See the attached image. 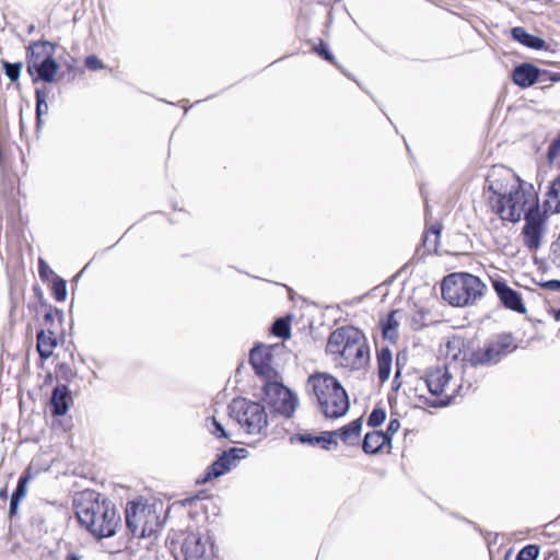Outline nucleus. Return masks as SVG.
<instances>
[{
	"label": "nucleus",
	"instance_id": "f257e3e1",
	"mask_svg": "<svg viewBox=\"0 0 560 560\" xmlns=\"http://www.w3.org/2000/svg\"><path fill=\"white\" fill-rule=\"evenodd\" d=\"M487 207L503 223L522 219L521 240L525 248L536 252L548 232L549 214L540 205L539 192L532 183L506 167H493L487 178Z\"/></svg>",
	"mask_w": 560,
	"mask_h": 560
},
{
	"label": "nucleus",
	"instance_id": "f03ea898",
	"mask_svg": "<svg viewBox=\"0 0 560 560\" xmlns=\"http://www.w3.org/2000/svg\"><path fill=\"white\" fill-rule=\"evenodd\" d=\"M75 516L80 526L96 539L115 536L121 524L116 505L95 490H84L79 494Z\"/></svg>",
	"mask_w": 560,
	"mask_h": 560
},
{
	"label": "nucleus",
	"instance_id": "7ed1b4c3",
	"mask_svg": "<svg viewBox=\"0 0 560 560\" xmlns=\"http://www.w3.org/2000/svg\"><path fill=\"white\" fill-rule=\"evenodd\" d=\"M326 353L338 366L350 372L362 371L370 365L368 338L361 329L352 325L338 327L330 332Z\"/></svg>",
	"mask_w": 560,
	"mask_h": 560
},
{
	"label": "nucleus",
	"instance_id": "20e7f679",
	"mask_svg": "<svg viewBox=\"0 0 560 560\" xmlns=\"http://www.w3.org/2000/svg\"><path fill=\"white\" fill-rule=\"evenodd\" d=\"M306 385L326 418L337 419L346 415L350 407L349 396L336 376L315 372L308 376Z\"/></svg>",
	"mask_w": 560,
	"mask_h": 560
},
{
	"label": "nucleus",
	"instance_id": "39448f33",
	"mask_svg": "<svg viewBox=\"0 0 560 560\" xmlns=\"http://www.w3.org/2000/svg\"><path fill=\"white\" fill-rule=\"evenodd\" d=\"M448 364L431 368L424 376V384L433 397V407L450 405L457 396L465 395L472 388V383L463 380V373Z\"/></svg>",
	"mask_w": 560,
	"mask_h": 560
},
{
	"label": "nucleus",
	"instance_id": "423d86ee",
	"mask_svg": "<svg viewBox=\"0 0 560 560\" xmlns=\"http://www.w3.org/2000/svg\"><path fill=\"white\" fill-rule=\"evenodd\" d=\"M487 285L469 272H452L441 283V294L445 302L455 307L471 306L486 293Z\"/></svg>",
	"mask_w": 560,
	"mask_h": 560
},
{
	"label": "nucleus",
	"instance_id": "0eeeda50",
	"mask_svg": "<svg viewBox=\"0 0 560 560\" xmlns=\"http://www.w3.org/2000/svg\"><path fill=\"white\" fill-rule=\"evenodd\" d=\"M56 46L48 40H35L26 47L27 73L33 82L56 81L59 63L55 59Z\"/></svg>",
	"mask_w": 560,
	"mask_h": 560
},
{
	"label": "nucleus",
	"instance_id": "6e6552de",
	"mask_svg": "<svg viewBox=\"0 0 560 560\" xmlns=\"http://www.w3.org/2000/svg\"><path fill=\"white\" fill-rule=\"evenodd\" d=\"M230 416L248 434H261L267 431L268 415L260 402L250 401L245 398H235L229 406Z\"/></svg>",
	"mask_w": 560,
	"mask_h": 560
},
{
	"label": "nucleus",
	"instance_id": "1a4fd4ad",
	"mask_svg": "<svg viewBox=\"0 0 560 560\" xmlns=\"http://www.w3.org/2000/svg\"><path fill=\"white\" fill-rule=\"evenodd\" d=\"M126 524L132 536L138 538L154 536L162 527L155 508L137 502L127 504Z\"/></svg>",
	"mask_w": 560,
	"mask_h": 560
},
{
	"label": "nucleus",
	"instance_id": "9d476101",
	"mask_svg": "<svg viewBox=\"0 0 560 560\" xmlns=\"http://www.w3.org/2000/svg\"><path fill=\"white\" fill-rule=\"evenodd\" d=\"M278 378L266 380L264 399L276 412L290 418L298 407V398Z\"/></svg>",
	"mask_w": 560,
	"mask_h": 560
},
{
	"label": "nucleus",
	"instance_id": "9b49d317",
	"mask_svg": "<svg viewBox=\"0 0 560 560\" xmlns=\"http://www.w3.org/2000/svg\"><path fill=\"white\" fill-rule=\"evenodd\" d=\"M517 348L512 334H499L489 339L483 347L477 348L475 362L479 365H490L500 362Z\"/></svg>",
	"mask_w": 560,
	"mask_h": 560
},
{
	"label": "nucleus",
	"instance_id": "f8f14e48",
	"mask_svg": "<svg viewBox=\"0 0 560 560\" xmlns=\"http://www.w3.org/2000/svg\"><path fill=\"white\" fill-rule=\"evenodd\" d=\"M183 560H214L213 544L198 533H183L179 540Z\"/></svg>",
	"mask_w": 560,
	"mask_h": 560
},
{
	"label": "nucleus",
	"instance_id": "ddd939ff",
	"mask_svg": "<svg viewBox=\"0 0 560 560\" xmlns=\"http://www.w3.org/2000/svg\"><path fill=\"white\" fill-rule=\"evenodd\" d=\"M491 285L505 308L522 315L527 313L521 293L511 288L502 277L491 278Z\"/></svg>",
	"mask_w": 560,
	"mask_h": 560
},
{
	"label": "nucleus",
	"instance_id": "4468645a",
	"mask_svg": "<svg viewBox=\"0 0 560 560\" xmlns=\"http://www.w3.org/2000/svg\"><path fill=\"white\" fill-rule=\"evenodd\" d=\"M477 349H474L472 341L463 336H453L446 342L445 355L454 361H460L464 366L477 368L475 362Z\"/></svg>",
	"mask_w": 560,
	"mask_h": 560
},
{
	"label": "nucleus",
	"instance_id": "2eb2a0df",
	"mask_svg": "<svg viewBox=\"0 0 560 560\" xmlns=\"http://www.w3.org/2000/svg\"><path fill=\"white\" fill-rule=\"evenodd\" d=\"M273 347L259 345L252 349L249 363L257 375L266 380L278 377V372L272 368Z\"/></svg>",
	"mask_w": 560,
	"mask_h": 560
},
{
	"label": "nucleus",
	"instance_id": "dca6fc26",
	"mask_svg": "<svg viewBox=\"0 0 560 560\" xmlns=\"http://www.w3.org/2000/svg\"><path fill=\"white\" fill-rule=\"evenodd\" d=\"M233 452L234 450L224 452L217 460L209 465L203 475L197 479V483L209 482L228 472L236 459V457L232 455Z\"/></svg>",
	"mask_w": 560,
	"mask_h": 560
},
{
	"label": "nucleus",
	"instance_id": "f3484780",
	"mask_svg": "<svg viewBox=\"0 0 560 560\" xmlns=\"http://www.w3.org/2000/svg\"><path fill=\"white\" fill-rule=\"evenodd\" d=\"M544 74L545 73H541V70L533 63L524 62L514 68L512 81L517 86L526 89L537 83Z\"/></svg>",
	"mask_w": 560,
	"mask_h": 560
},
{
	"label": "nucleus",
	"instance_id": "a211bd4d",
	"mask_svg": "<svg viewBox=\"0 0 560 560\" xmlns=\"http://www.w3.org/2000/svg\"><path fill=\"white\" fill-rule=\"evenodd\" d=\"M392 442L383 431L368 432L362 441V450L368 455H375L377 453H390Z\"/></svg>",
	"mask_w": 560,
	"mask_h": 560
},
{
	"label": "nucleus",
	"instance_id": "6ab92c4d",
	"mask_svg": "<svg viewBox=\"0 0 560 560\" xmlns=\"http://www.w3.org/2000/svg\"><path fill=\"white\" fill-rule=\"evenodd\" d=\"M363 420L362 418H358L343 425L339 430L329 431V433L334 434V440L337 442V438L348 446H357L360 443L361 431H362Z\"/></svg>",
	"mask_w": 560,
	"mask_h": 560
},
{
	"label": "nucleus",
	"instance_id": "aec40b11",
	"mask_svg": "<svg viewBox=\"0 0 560 560\" xmlns=\"http://www.w3.org/2000/svg\"><path fill=\"white\" fill-rule=\"evenodd\" d=\"M59 343V336L56 331H37L36 350L42 362L52 357Z\"/></svg>",
	"mask_w": 560,
	"mask_h": 560
},
{
	"label": "nucleus",
	"instance_id": "412c9836",
	"mask_svg": "<svg viewBox=\"0 0 560 560\" xmlns=\"http://www.w3.org/2000/svg\"><path fill=\"white\" fill-rule=\"evenodd\" d=\"M335 433L329 431L323 432L320 435H313L312 433H299L291 438V441H298L302 444H308L311 446H319L323 450H330L331 445H336L337 442L334 440Z\"/></svg>",
	"mask_w": 560,
	"mask_h": 560
},
{
	"label": "nucleus",
	"instance_id": "4be33fe9",
	"mask_svg": "<svg viewBox=\"0 0 560 560\" xmlns=\"http://www.w3.org/2000/svg\"><path fill=\"white\" fill-rule=\"evenodd\" d=\"M400 313V310H393L384 318L380 319L382 337L386 340H389L392 343H396L399 338V320L397 316Z\"/></svg>",
	"mask_w": 560,
	"mask_h": 560
},
{
	"label": "nucleus",
	"instance_id": "5701e85b",
	"mask_svg": "<svg viewBox=\"0 0 560 560\" xmlns=\"http://www.w3.org/2000/svg\"><path fill=\"white\" fill-rule=\"evenodd\" d=\"M72 400L67 385H59L52 390L50 398L51 412L54 416H63L69 409V402Z\"/></svg>",
	"mask_w": 560,
	"mask_h": 560
},
{
	"label": "nucleus",
	"instance_id": "b1692460",
	"mask_svg": "<svg viewBox=\"0 0 560 560\" xmlns=\"http://www.w3.org/2000/svg\"><path fill=\"white\" fill-rule=\"evenodd\" d=\"M377 377L380 383H385L390 375L393 353L389 348L383 347L376 351Z\"/></svg>",
	"mask_w": 560,
	"mask_h": 560
},
{
	"label": "nucleus",
	"instance_id": "393cba45",
	"mask_svg": "<svg viewBox=\"0 0 560 560\" xmlns=\"http://www.w3.org/2000/svg\"><path fill=\"white\" fill-rule=\"evenodd\" d=\"M511 35L516 42L536 50L542 49L546 45V42L541 37L527 33V31L522 26L513 27Z\"/></svg>",
	"mask_w": 560,
	"mask_h": 560
},
{
	"label": "nucleus",
	"instance_id": "a878e982",
	"mask_svg": "<svg viewBox=\"0 0 560 560\" xmlns=\"http://www.w3.org/2000/svg\"><path fill=\"white\" fill-rule=\"evenodd\" d=\"M32 479L30 469H26L24 474L19 478L16 489L12 493L10 501V515H14L18 511L19 503L23 499L27 491V483Z\"/></svg>",
	"mask_w": 560,
	"mask_h": 560
},
{
	"label": "nucleus",
	"instance_id": "bb28decb",
	"mask_svg": "<svg viewBox=\"0 0 560 560\" xmlns=\"http://www.w3.org/2000/svg\"><path fill=\"white\" fill-rule=\"evenodd\" d=\"M442 225L436 223L428 228L422 237L423 247L428 252H438L440 245Z\"/></svg>",
	"mask_w": 560,
	"mask_h": 560
},
{
	"label": "nucleus",
	"instance_id": "cd10ccee",
	"mask_svg": "<svg viewBox=\"0 0 560 560\" xmlns=\"http://www.w3.org/2000/svg\"><path fill=\"white\" fill-rule=\"evenodd\" d=\"M547 203L555 212L560 213V173L549 184Z\"/></svg>",
	"mask_w": 560,
	"mask_h": 560
},
{
	"label": "nucleus",
	"instance_id": "c85d7f7f",
	"mask_svg": "<svg viewBox=\"0 0 560 560\" xmlns=\"http://www.w3.org/2000/svg\"><path fill=\"white\" fill-rule=\"evenodd\" d=\"M271 332L279 338L289 339L291 337V318L290 316L280 317L272 324Z\"/></svg>",
	"mask_w": 560,
	"mask_h": 560
},
{
	"label": "nucleus",
	"instance_id": "c756f323",
	"mask_svg": "<svg viewBox=\"0 0 560 560\" xmlns=\"http://www.w3.org/2000/svg\"><path fill=\"white\" fill-rule=\"evenodd\" d=\"M206 427L207 430L212 434L214 438L219 440H230L231 435L225 430L224 425L215 418V417H209L206 419Z\"/></svg>",
	"mask_w": 560,
	"mask_h": 560
},
{
	"label": "nucleus",
	"instance_id": "7c9ffc66",
	"mask_svg": "<svg viewBox=\"0 0 560 560\" xmlns=\"http://www.w3.org/2000/svg\"><path fill=\"white\" fill-rule=\"evenodd\" d=\"M61 326V315L56 310L48 311L44 315L43 319V328L39 331H56L58 334V328Z\"/></svg>",
	"mask_w": 560,
	"mask_h": 560
},
{
	"label": "nucleus",
	"instance_id": "2f4dec72",
	"mask_svg": "<svg viewBox=\"0 0 560 560\" xmlns=\"http://www.w3.org/2000/svg\"><path fill=\"white\" fill-rule=\"evenodd\" d=\"M48 93L45 90H36V122L37 126L42 122L43 115L47 114L48 105L46 103Z\"/></svg>",
	"mask_w": 560,
	"mask_h": 560
},
{
	"label": "nucleus",
	"instance_id": "473e14b6",
	"mask_svg": "<svg viewBox=\"0 0 560 560\" xmlns=\"http://www.w3.org/2000/svg\"><path fill=\"white\" fill-rule=\"evenodd\" d=\"M51 293L56 301L62 302L67 298V283L58 276H54L51 282Z\"/></svg>",
	"mask_w": 560,
	"mask_h": 560
},
{
	"label": "nucleus",
	"instance_id": "72a5a7b5",
	"mask_svg": "<svg viewBox=\"0 0 560 560\" xmlns=\"http://www.w3.org/2000/svg\"><path fill=\"white\" fill-rule=\"evenodd\" d=\"M311 50L327 62L337 66L335 56L329 51L327 44L323 39H319V42L314 45Z\"/></svg>",
	"mask_w": 560,
	"mask_h": 560
},
{
	"label": "nucleus",
	"instance_id": "f704fd0d",
	"mask_svg": "<svg viewBox=\"0 0 560 560\" xmlns=\"http://www.w3.org/2000/svg\"><path fill=\"white\" fill-rule=\"evenodd\" d=\"M1 63H2L4 74L10 79V81L11 82L18 81L20 78V74H21V70L23 68V63L22 62L12 63V62H9L5 60H2Z\"/></svg>",
	"mask_w": 560,
	"mask_h": 560
},
{
	"label": "nucleus",
	"instance_id": "c9c22d12",
	"mask_svg": "<svg viewBox=\"0 0 560 560\" xmlns=\"http://www.w3.org/2000/svg\"><path fill=\"white\" fill-rule=\"evenodd\" d=\"M386 419V411L383 408H374L368 418V425L380 427Z\"/></svg>",
	"mask_w": 560,
	"mask_h": 560
},
{
	"label": "nucleus",
	"instance_id": "e433bc0d",
	"mask_svg": "<svg viewBox=\"0 0 560 560\" xmlns=\"http://www.w3.org/2000/svg\"><path fill=\"white\" fill-rule=\"evenodd\" d=\"M539 555V547L536 545H527L522 548L517 556L516 560H535Z\"/></svg>",
	"mask_w": 560,
	"mask_h": 560
},
{
	"label": "nucleus",
	"instance_id": "4c0bfd02",
	"mask_svg": "<svg viewBox=\"0 0 560 560\" xmlns=\"http://www.w3.org/2000/svg\"><path fill=\"white\" fill-rule=\"evenodd\" d=\"M55 373L57 378H61L63 381H71L74 377V372L71 366L67 363H59L55 368Z\"/></svg>",
	"mask_w": 560,
	"mask_h": 560
},
{
	"label": "nucleus",
	"instance_id": "58836bf2",
	"mask_svg": "<svg viewBox=\"0 0 560 560\" xmlns=\"http://www.w3.org/2000/svg\"><path fill=\"white\" fill-rule=\"evenodd\" d=\"M84 65L88 69L96 71L104 68L103 61L95 55L88 56L85 58Z\"/></svg>",
	"mask_w": 560,
	"mask_h": 560
},
{
	"label": "nucleus",
	"instance_id": "ea45409f",
	"mask_svg": "<svg viewBox=\"0 0 560 560\" xmlns=\"http://www.w3.org/2000/svg\"><path fill=\"white\" fill-rule=\"evenodd\" d=\"M400 429V421L397 418L390 419L387 429L383 434H386L388 436L389 441L392 442V439L395 433H397Z\"/></svg>",
	"mask_w": 560,
	"mask_h": 560
},
{
	"label": "nucleus",
	"instance_id": "a19ab883",
	"mask_svg": "<svg viewBox=\"0 0 560 560\" xmlns=\"http://www.w3.org/2000/svg\"><path fill=\"white\" fill-rule=\"evenodd\" d=\"M38 271H39V276H40L42 280H44V281L47 280L49 278V276H55L54 271L49 268V266L43 259L39 260Z\"/></svg>",
	"mask_w": 560,
	"mask_h": 560
},
{
	"label": "nucleus",
	"instance_id": "79ce46f5",
	"mask_svg": "<svg viewBox=\"0 0 560 560\" xmlns=\"http://www.w3.org/2000/svg\"><path fill=\"white\" fill-rule=\"evenodd\" d=\"M541 73H546V74L541 75V78L537 81L539 83L560 81V73L550 72L547 70H541Z\"/></svg>",
	"mask_w": 560,
	"mask_h": 560
},
{
	"label": "nucleus",
	"instance_id": "37998d69",
	"mask_svg": "<svg viewBox=\"0 0 560 560\" xmlns=\"http://www.w3.org/2000/svg\"><path fill=\"white\" fill-rule=\"evenodd\" d=\"M544 287L550 290H560V281L551 280L544 283Z\"/></svg>",
	"mask_w": 560,
	"mask_h": 560
},
{
	"label": "nucleus",
	"instance_id": "c03bdc74",
	"mask_svg": "<svg viewBox=\"0 0 560 560\" xmlns=\"http://www.w3.org/2000/svg\"><path fill=\"white\" fill-rule=\"evenodd\" d=\"M202 497L200 494H198L197 497H189V498H186L184 501H183V504H191L196 499H201Z\"/></svg>",
	"mask_w": 560,
	"mask_h": 560
},
{
	"label": "nucleus",
	"instance_id": "a18cd8bd",
	"mask_svg": "<svg viewBox=\"0 0 560 560\" xmlns=\"http://www.w3.org/2000/svg\"><path fill=\"white\" fill-rule=\"evenodd\" d=\"M66 560H81L79 556H77L74 552H69L66 557Z\"/></svg>",
	"mask_w": 560,
	"mask_h": 560
},
{
	"label": "nucleus",
	"instance_id": "49530a36",
	"mask_svg": "<svg viewBox=\"0 0 560 560\" xmlns=\"http://www.w3.org/2000/svg\"><path fill=\"white\" fill-rule=\"evenodd\" d=\"M552 316L556 320H560V307L558 310H552Z\"/></svg>",
	"mask_w": 560,
	"mask_h": 560
},
{
	"label": "nucleus",
	"instance_id": "de8ad7c7",
	"mask_svg": "<svg viewBox=\"0 0 560 560\" xmlns=\"http://www.w3.org/2000/svg\"><path fill=\"white\" fill-rule=\"evenodd\" d=\"M0 497L3 499H7V490L5 489L0 491Z\"/></svg>",
	"mask_w": 560,
	"mask_h": 560
}]
</instances>
